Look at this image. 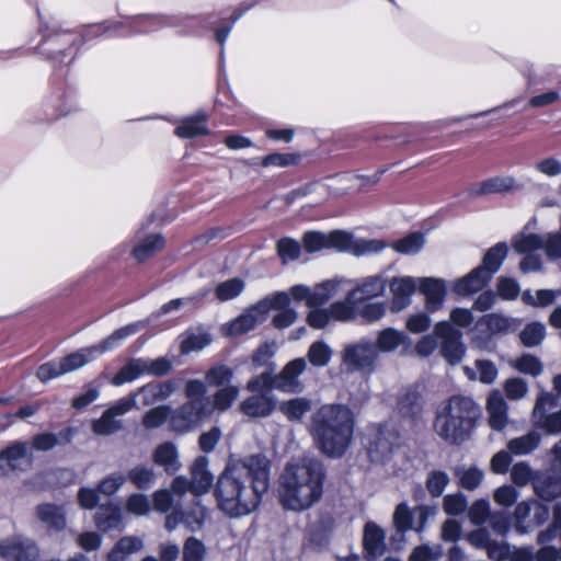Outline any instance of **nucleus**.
<instances>
[{
    "label": "nucleus",
    "mask_w": 561,
    "mask_h": 561,
    "mask_svg": "<svg viewBox=\"0 0 561 561\" xmlns=\"http://www.w3.org/2000/svg\"><path fill=\"white\" fill-rule=\"evenodd\" d=\"M407 340L404 332L396 330L393 328H386L377 333L375 345L380 353L394 352L400 345Z\"/></svg>",
    "instance_id": "35"
},
{
    "label": "nucleus",
    "mask_w": 561,
    "mask_h": 561,
    "mask_svg": "<svg viewBox=\"0 0 561 561\" xmlns=\"http://www.w3.org/2000/svg\"><path fill=\"white\" fill-rule=\"evenodd\" d=\"M346 240L344 231H332L323 233L319 231H308L304 234V247L306 251L312 253L323 249H335L342 252L343 241Z\"/></svg>",
    "instance_id": "18"
},
{
    "label": "nucleus",
    "mask_w": 561,
    "mask_h": 561,
    "mask_svg": "<svg viewBox=\"0 0 561 561\" xmlns=\"http://www.w3.org/2000/svg\"><path fill=\"white\" fill-rule=\"evenodd\" d=\"M122 520L121 507L112 502L99 506L94 516L95 525L102 531L119 528Z\"/></svg>",
    "instance_id": "31"
},
{
    "label": "nucleus",
    "mask_w": 561,
    "mask_h": 561,
    "mask_svg": "<svg viewBox=\"0 0 561 561\" xmlns=\"http://www.w3.org/2000/svg\"><path fill=\"white\" fill-rule=\"evenodd\" d=\"M28 454V444L26 442H14L0 451V468L5 462L11 469L18 468V462L25 459Z\"/></svg>",
    "instance_id": "44"
},
{
    "label": "nucleus",
    "mask_w": 561,
    "mask_h": 561,
    "mask_svg": "<svg viewBox=\"0 0 561 561\" xmlns=\"http://www.w3.org/2000/svg\"><path fill=\"white\" fill-rule=\"evenodd\" d=\"M449 481V476L445 471L433 470L427 474L426 489L433 497H438L443 494Z\"/></svg>",
    "instance_id": "63"
},
{
    "label": "nucleus",
    "mask_w": 561,
    "mask_h": 561,
    "mask_svg": "<svg viewBox=\"0 0 561 561\" xmlns=\"http://www.w3.org/2000/svg\"><path fill=\"white\" fill-rule=\"evenodd\" d=\"M540 439L539 433L530 431L526 435L511 439L507 443V449L515 456L527 455L539 446Z\"/></svg>",
    "instance_id": "41"
},
{
    "label": "nucleus",
    "mask_w": 561,
    "mask_h": 561,
    "mask_svg": "<svg viewBox=\"0 0 561 561\" xmlns=\"http://www.w3.org/2000/svg\"><path fill=\"white\" fill-rule=\"evenodd\" d=\"M333 351L324 341L313 342L307 353L308 360L316 367H325L331 362Z\"/></svg>",
    "instance_id": "49"
},
{
    "label": "nucleus",
    "mask_w": 561,
    "mask_h": 561,
    "mask_svg": "<svg viewBox=\"0 0 561 561\" xmlns=\"http://www.w3.org/2000/svg\"><path fill=\"white\" fill-rule=\"evenodd\" d=\"M72 432L70 428L61 432L59 437L53 433H42L33 437L32 445L35 449L47 451L53 449L58 444H67L71 440Z\"/></svg>",
    "instance_id": "45"
},
{
    "label": "nucleus",
    "mask_w": 561,
    "mask_h": 561,
    "mask_svg": "<svg viewBox=\"0 0 561 561\" xmlns=\"http://www.w3.org/2000/svg\"><path fill=\"white\" fill-rule=\"evenodd\" d=\"M239 393H240V389L236 385L219 388L215 392V394L213 397V401H211L214 411L217 410V411L224 412V411L228 410L234 403V401L238 399Z\"/></svg>",
    "instance_id": "50"
},
{
    "label": "nucleus",
    "mask_w": 561,
    "mask_h": 561,
    "mask_svg": "<svg viewBox=\"0 0 561 561\" xmlns=\"http://www.w3.org/2000/svg\"><path fill=\"white\" fill-rule=\"evenodd\" d=\"M98 357L99 355L92 345L89 347L80 348L79 351L69 354L59 360L61 363L64 373L68 374L83 367Z\"/></svg>",
    "instance_id": "36"
},
{
    "label": "nucleus",
    "mask_w": 561,
    "mask_h": 561,
    "mask_svg": "<svg viewBox=\"0 0 561 561\" xmlns=\"http://www.w3.org/2000/svg\"><path fill=\"white\" fill-rule=\"evenodd\" d=\"M163 247L164 239L161 234H149L137 242L133 250V256L138 262H144L152 256L156 252L162 250Z\"/></svg>",
    "instance_id": "37"
},
{
    "label": "nucleus",
    "mask_w": 561,
    "mask_h": 561,
    "mask_svg": "<svg viewBox=\"0 0 561 561\" xmlns=\"http://www.w3.org/2000/svg\"><path fill=\"white\" fill-rule=\"evenodd\" d=\"M313 437L323 454L341 457L348 448L354 432V415L344 404H324L312 415Z\"/></svg>",
    "instance_id": "3"
},
{
    "label": "nucleus",
    "mask_w": 561,
    "mask_h": 561,
    "mask_svg": "<svg viewBox=\"0 0 561 561\" xmlns=\"http://www.w3.org/2000/svg\"><path fill=\"white\" fill-rule=\"evenodd\" d=\"M271 461L263 454L230 458L216 485L218 507L229 517L253 513L270 489Z\"/></svg>",
    "instance_id": "1"
},
{
    "label": "nucleus",
    "mask_w": 561,
    "mask_h": 561,
    "mask_svg": "<svg viewBox=\"0 0 561 561\" xmlns=\"http://www.w3.org/2000/svg\"><path fill=\"white\" fill-rule=\"evenodd\" d=\"M557 537L561 538V502L557 503L553 507V517L551 525L541 530L537 536V542L542 546H548Z\"/></svg>",
    "instance_id": "56"
},
{
    "label": "nucleus",
    "mask_w": 561,
    "mask_h": 561,
    "mask_svg": "<svg viewBox=\"0 0 561 561\" xmlns=\"http://www.w3.org/2000/svg\"><path fill=\"white\" fill-rule=\"evenodd\" d=\"M244 289V282L240 278H231L220 283L216 287V297L221 301H227L238 297Z\"/></svg>",
    "instance_id": "62"
},
{
    "label": "nucleus",
    "mask_w": 561,
    "mask_h": 561,
    "mask_svg": "<svg viewBox=\"0 0 561 561\" xmlns=\"http://www.w3.org/2000/svg\"><path fill=\"white\" fill-rule=\"evenodd\" d=\"M513 247L516 252L526 254L542 249L543 236L536 233H520L513 239Z\"/></svg>",
    "instance_id": "55"
},
{
    "label": "nucleus",
    "mask_w": 561,
    "mask_h": 561,
    "mask_svg": "<svg viewBox=\"0 0 561 561\" xmlns=\"http://www.w3.org/2000/svg\"><path fill=\"white\" fill-rule=\"evenodd\" d=\"M148 321H136L124 325L117 330H115L111 335L101 341L99 344L93 345L98 355L101 356L104 353L111 352L123 344V342L131 335L138 333L141 329H144Z\"/></svg>",
    "instance_id": "23"
},
{
    "label": "nucleus",
    "mask_w": 561,
    "mask_h": 561,
    "mask_svg": "<svg viewBox=\"0 0 561 561\" xmlns=\"http://www.w3.org/2000/svg\"><path fill=\"white\" fill-rule=\"evenodd\" d=\"M520 341L527 347L539 345L546 336V328L542 323L533 322L527 324L520 332Z\"/></svg>",
    "instance_id": "60"
},
{
    "label": "nucleus",
    "mask_w": 561,
    "mask_h": 561,
    "mask_svg": "<svg viewBox=\"0 0 561 561\" xmlns=\"http://www.w3.org/2000/svg\"><path fill=\"white\" fill-rule=\"evenodd\" d=\"M345 239L342 244V252H350L355 256L376 254L385 250L388 244L381 239L353 238L344 232Z\"/></svg>",
    "instance_id": "25"
},
{
    "label": "nucleus",
    "mask_w": 561,
    "mask_h": 561,
    "mask_svg": "<svg viewBox=\"0 0 561 561\" xmlns=\"http://www.w3.org/2000/svg\"><path fill=\"white\" fill-rule=\"evenodd\" d=\"M144 357L133 358L124 365L112 378V385L119 387L126 382H131L138 377L146 375Z\"/></svg>",
    "instance_id": "40"
},
{
    "label": "nucleus",
    "mask_w": 561,
    "mask_h": 561,
    "mask_svg": "<svg viewBox=\"0 0 561 561\" xmlns=\"http://www.w3.org/2000/svg\"><path fill=\"white\" fill-rule=\"evenodd\" d=\"M233 378V370L226 365L214 366L207 370L205 375L206 386L222 388L231 386L230 381Z\"/></svg>",
    "instance_id": "53"
},
{
    "label": "nucleus",
    "mask_w": 561,
    "mask_h": 561,
    "mask_svg": "<svg viewBox=\"0 0 561 561\" xmlns=\"http://www.w3.org/2000/svg\"><path fill=\"white\" fill-rule=\"evenodd\" d=\"M325 470L314 457L291 459L278 479V502L286 511L304 512L323 495Z\"/></svg>",
    "instance_id": "2"
},
{
    "label": "nucleus",
    "mask_w": 561,
    "mask_h": 561,
    "mask_svg": "<svg viewBox=\"0 0 561 561\" xmlns=\"http://www.w3.org/2000/svg\"><path fill=\"white\" fill-rule=\"evenodd\" d=\"M511 319L497 313L481 317L472 330V340L480 348H485L491 336L510 330Z\"/></svg>",
    "instance_id": "12"
},
{
    "label": "nucleus",
    "mask_w": 561,
    "mask_h": 561,
    "mask_svg": "<svg viewBox=\"0 0 561 561\" xmlns=\"http://www.w3.org/2000/svg\"><path fill=\"white\" fill-rule=\"evenodd\" d=\"M490 280V274L478 266L467 275L456 279L453 291L459 296H469L483 289Z\"/></svg>",
    "instance_id": "21"
},
{
    "label": "nucleus",
    "mask_w": 561,
    "mask_h": 561,
    "mask_svg": "<svg viewBox=\"0 0 561 561\" xmlns=\"http://www.w3.org/2000/svg\"><path fill=\"white\" fill-rule=\"evenodd\" d=\"M508 247L504 242H499L490 248L483 256L482 264L479 266L490 274V278L501 268L506 255Z\"/></svg>",
    "instance_id": "38"
},
{
    "label": "nucleus",
    "mask_w": 561,
    "mask_h": 561,
    "mask_svg": "<svg viewBox=\"0 0 561 561\" xmlns=\"http://www.w3.org/2000/svg\"><path fill=\"white\" fill-rule=\"evenodd\" d=\"M435 335L443 339L442 355L451 365L458 364L466 352L461 342V333L456 331L447 321L438 322L434 329Z\"/></svg>",
    "instance_id": "10"
},
{
    "label": "nucleus",
    "mask_w": 561,
    "mask_h": 561,
    "mask_svg": "<svg viewBox=\"0 0 561 561\" xmlns=\"http://www.w3.org/2000/svg\"><path fill=\"white\" fill-rule=\"evenodd\" d=\"M420 293L425 297V308L428 312L439 310L447 295V284L442 278L420 277Z\"/></svg>",
    "instance_id": "17"
},
{
    "label": "nucleus",
    "mask_w": 561,
    "mask_h": 561,
    "mask_svg": "<svg viewBox=\"0 0 561 561\" xmlns=\"http://www.w3.org/2000/svg\"><path fill=\"white\" fill-rule=\"evenodd\" d=\"M398 409L402 416L416 419L423 410V398L416 390H407L398 401Z\"/></svg>",
    "instance_id": "39"
},
{
    "label": "nucleus",
    "mask_w": 561,
    "mask_h": 561,
    "mask_svg": "<svg viewBox=\"0 0 561 561\" xmlns=\"http://www.w3.org/2000/svg\"><path fill=\"white\" fill-rule=\"evenodd\" d=\"M359 302L357 300H351L348 293L346 294L345 300L335 301L329 307L331 318L339 321H350L355 317V308Z\"/></svg>",
    "instance_id": "54"
},
{
    "label": "nucleus",
    "mask_w": 561,
    "mask_h": 561,
    "mask_svg": "<svg viewBox=\"0 0 561 561\" xmlns=\"http://www.w3.org/2000/svg\"><path fill=\"white\" fill-rule=\"evenodd\" d=\"M357 313L366 322L373 323L381 320L387 313V304L383 301H364L357 306Z\"/></svg>",
    "instance_id": "51"
},
{
    "label": "nucleus",
    "mask_w": 561,
    "mask_h": 561,
    "mask_svg": "<svg viewBox=\"0 0 561 561\" xmlns=\"http://www.w3.org/2000/svg\"><path fill=\"white\" fill-rule=\"evenodd\" d=\"M187 401L172 412L171 427L175 432H186L199 426L214 412L207 386L199 379H191L185 385Z\"/></svg>",
    "instance_id": "5"
},
{
    "label": "nucleus",
    "mask_w": 561,
    "mask_h": 561,
    "mask_svg": "<svg viewBox=\"0 0 561 561\" xmlns=\"http://www.w3.org/2000/svg\"><path fill=\"white\" fill-rule=\"evenodd\" d=\"M364 550L367 558L376 559L385 551V531L375 523H367L363 537Z\"/></svg>",
    "instance_id": "29"
},
{
    "label": "nucleus",
    "mask_w": 561,
    "mask_h": 561,
    "mask_svg": "<svg viewBox=\"0 0 561 561\" xmlns=\"http://www.w3.org/2000/svg\"><path fill=\"white\" fill-rule=\"evenodd\" d=\"M489 425L495 431H502L508 423L507 403L500 391H492L486 401Z\"/></svg>",
    "instance_id": "26"
},
{
    "label": "nucleus",
    "mask_w": 561,
    "mask_h": 561,
    "mask_svg": "<svg viewBox=\"0 0 561 561\" xmlns=\"http://www.w3.org/2000/svg\"><path fill=\"white\" fill-rule=\"evenodd\" d=\"M480 416V407L471 398L453 396L438 404L433 428L447 444L460 445L469 439Z\"/></svg>",
    "instance_id": "4"
},
{
    "label": "nucleus",
    "mask_w": 561,
    "mask_h": 561,
    "mask_svg": "<svg viewBox=\"0 0 561 561\" xmlns=\"http://www.w3.org/2000/svg\"><path fill=\"white\" fill-rule=\"evenodd\" d=\"M206 546L195 537H188L183 546V561H204Z\"/></svg>",
    "instance_id": "64"
},
{
    "label": "nucleus",
    "mask_w": 561,
    "mask_h": 561,
    "mask_svg": "<svg viewBox=\"0 0 561 561\" xmlns=\"http://www.w3.org/2000/svg\"><path fill=\"white\" fill-rule=\"evenodd\" d=\"M207 467L205 456L197 457L191 466V492L196 496L207 493L213 484L214 477Z\"/></svg>",
    "instance_id": "24"
},
{
    "label": "nucleus",
    "mask_w": 561,
    "mask_h": 561,
    "mask_svg": "<svg viewBox=\"0 0 561 561\" xmlns=\"http://www.w3.org/2000/svg\"><path fill=\"white\" fill-rule=\"evenodd\" d=\"M274 408L275 402L266 394L252 396L240 403L241 412L252 417L267 416L273 412Z\"/></svg>",
    "instance_id": "32"
},
{
    "label": "nucleus",
    "mask_w": 561,
    "mask_h": 561,
    "mask_svg": "<svg viewBox=\"0 0 561 561\" xmlns=\"http://www.w3.org/2000/svg\"><path fill=\"white\" fill-rule=\"evenodd\" d=\"M416 514L417 523L413 524V513L407 505V503H400L393 513V524L398 531L405 533L410 529H414L417 533H421L426 524L428 508L425 506H420L414 511Z\"/></svg>",
    "instance_id": "19"
},
{
    "label": "nucleus",
    "mask_w": 561,
    "mask_h": 561,
    "mask_svg": "<svg viewBox=\"0 0 561 561\" xmlns=\"http://www.w3.org/2000/svg\"><path fill=\"white\" fill-rule=\"evenodd\" d=\"M388 279L380 273L357 279L354 287L348 290V298L359 304L383 296Z\"/></svg>",
    "instance_id": "15"
},
{
    "label": "nucleus",
    "mask_w": 561,
    "mask_h": 561,
    "mask_svg": "<svg viewBox=\"0 0 561 561\" xmlns=\"http://www.w3.org/2000/svg\"><path fill=\"white\" fill-rule=\"evenodd\" d=\"M0 556L5 561H37L39 549L32 539L14 536L0 541Z\"/></svg>",
    "instance_id": "11"
},
{
    "label": "nucleus",
    "mask_w": 561,
    "mask_h": 561,
    "mask_svg": "<svg viewBox=\"0 0 561 561\" xmlns=\"http://www.w3.org/2000/svg\"><path fill=\"white\" fill-rule=\"evenodd\" d=\"M307 363L305 358H296L289 362L282 371L273 378V388L286 393H298L302 390L299 376L305 371Z\"/></svg>",
    "instance_id": "16"
},
{
    "label": "nucleus",
    "mask_w": 561,
    "mask_h": 561,
    "mask_svg": "<svg viewBox=\"0 0 561 561\" xmlns=\"http://www.w3.org/2000/svg\"><path fill=\"white\" fill-rule=\"evenodd\" d=\"M368 435V455L373 461H380L388 456L398 438L397 433L389 425L373 426Z\"/></svg>",
    "instance_id": "14"
},
{
    "label": "nucleus",
    "mask_w": 561,
    "mask_h": 561,
    "mask_svg": "<svg viewBox=\"0 0 561 561\" xmlns=\"http://www.w3.org/2000/svg\"><path fill=\"white\" fill-rule=\"evenodd\" d=\"M172 412L169 405H159L147 411L142 416V425L148 430L160 427Z\"/></svg>",
    "instance_id": "58"
},
{
    "label": "nucleus",
    "mask_w": 561,
    "mask_h": 561,
    "mask_svg": "<svg viewBox=\"0 0 561 561\" xmlns=\"http://www.w3.org/2000/svg\"><path fill=\"white\" fill-rule=\"evenodd\" d=\"M36 515L42 523L56 531L66 527V513L62 506L44 503L37 506Z\"/></svg>",
    "instance_id": "33"
},
{
    "label": "nucleus",
    "mask_w": 561,
    "mask_h": 561,
    "mask_svg": "<svg viewBox=\"0 0 561 561\" xmlns=\"http://www.w3.org/2000/svg\"><path fill=\"white\" fill-rule=\"evenodd\" d=\"M378 350L367 337L346 343L341 352V364L348 373L370 374L378 360Z\"/></svg>",
    "instance_id": "7"
},
{
    "label": "nucleus",
    "mask_w": 561,
    "mask_h": 561,
    "mask_svg": "<svg viewBox=\"0 0 561 561\" xmlns=\"http://www.w3.org/2000/svg\"><path fill=\"white\" fill-rule=\"evenodd\" d=\"M182 516L185 527L191 531H197L204 525L206 508L196 500L190 508L182 512Z\"/></svg>",
    "instance_id": "52"
},
{
    "label": "nucleus",
    "mask_w": 561,
    "mask_h": 561,
    "mask_svg": "<svg viewBox=\"0 0 561 561\" xmlns=\"http://www.w3.org/2000/svg\"><path fill=\"white\" fill-rule=\"evenodd\" d=\"M455 474L458 478L459 485L469 491L476 490L484 478L483 470L476 466L459 467Z\"/></svg>",
    "instance_id": "47"
},
{
    "label": "nucleus",
    "mask_w": 561,
    "mask_h": 561,
    "mask_svg": "<svg viewBox=\"0 0 561 561\" xmlns=\"http://www.w3.org/2000/svg\"><path fill=\"white\" fill-rule=\"evenodd\" d=\"M208 115L204 111H198L194 115L183 118L174 130L180 138H195L209 134L207 127Z\"/></svg>",
    "instance_id": "27"
},
{
    "label": "nucleus",
    "mask_w": 561,
    "mask_h": 561,
    "mask_svg": "<svg viewBox=\"0 0 561 561\" xmlns=\"http://www.w3.org/2000/svg\"><path fill=\"white\" fill-rule=\"evenodd\" d=\"M520 185L512 175H496L481 182L477 192L479 194H503L518 190Z\"/></svg>",
    "instance_id": "34"
},
{
    "label": "nucleus",
    "mask_w": 561,
    "mask_h": 561,
    "mask_svg": "<svg viewBox=\"0 0 561 561\" xmlns=\"http://www.w3.org/2000/svg\"><path fill=\"white\" fill-rule=\"evenodd\" d=\"M136 407L135 397H124L104 411L102 416L93 421L92 428L95 434L110 435L122 427L118 416H122Z\"/></svg>",
    "instance_id": "9"
},
{
    "label": "nucleus",
    "mask_w": 561,
    "mask_h": 561,
    "mask_svg": "<svg viewBox=\"0 0 561 561\" xmlns=\"http://www.w3.org/2000/svg\"><path fill=\"white\" fill-rule=\"evenodd\" d=\"M419 284L420 277L413 276H396L389 279L387 285L392 294L391 311L399 312L409 307Z\"/></svg>",
    "instance_id": "13"
},
{
    "label": "nucleus",
    "mask_w": 561,
    "mask_h": 561,
    "mask_svg": "<svg viewBox=\"0 0 561 561\" xmlns=\"http://www.w3.org/2000/svg\"><path fill=\"white\" fill-rule=\"evenodd\" d=\"M187 18L179 14H140L129 18L126 22L100 24L92 27L95 34L107 33L128 26L134 33H149L163 27H181Z\"/></svg>",
    "instance_id": "6"
},
{
    "label": "nucleus",
    "mask_w": 561,
    "mask_h": 561,
    "mask_svg": "<svg viewBox=\"0 0 561 561\" xmlns=\"http://www.w3.org/2000/svg\"><path fill=\"white\" fill-rule=\"evenodd\" d=\"M178 386L179 381L174 379L162 382H149L142 386L137 393L131 394L130 397H135V399L140 397L144 405H151L156 402L170 398L176 391Z\"/></svg>",
    "instance_id": "20"
},
{
    "label": "nucleus",
    "mask_w": 561,
    "mask_h": 561,
    "mask_svg": "<svg viewBox=\"0 0 561 561\" xmlns=\"http://www.w3.org/2000/svg\"><path fill=\"white\" fill-rule=\"evenodd\" d=\"M513 366L518 371L533 377H537L543 371L541 360L531 354L522 355L514 362Z\"/></svg>",
    "instance_id": "61"
},
{
    "label": "nucleus",
    "mask_w": 561,
    "mask_h": 561,
    "mask_svg": "<svg viewBox=\"0 0 561 561\" xmlns=\"http://www.w3.org/2000/svg\"><path fill=\"white\" fill-rule=\"evenodd\" d=\"M311 409V401L307 398H295L284 401L279 404L280 412L289 421L301 420L302 416Z\"/></svg>",
    "instance_id": "46"
},
{
    "label": "nucleus",
    "mask_w": 561,
    "mask_h": 561,
    "mask_svg": "<svg viewBox=\"0 0 561 561\" xmlns=\"http://www.w3.org/2000/svg\"><path fill=\"white\" fill-rule=\"evenodd\" d=\"M534 491L543 501L561 496V474L540 471L534 481Z\"/></svg>",
    "instance_id": "28"
},
{
    "label": "nucleus",
    "mask_w": 561,
    "mask_h": 561,
    "mask_svg": "<svg viewBox=\"0 0 561 561\" xmlns=\"http://www.w3.org/2000/svg\"><path fill=\"white\" fill-rule=\"evenodd\" d=\"M152 459L157 466L162 467L170 474L181 468L178 447L171 442L158 445L152 454Z\"/></svg>",
    "instance_id": "30"
},
{
    "label": "nucleus",
    "mask_w": 561,
    "mask_h": 561,
    "mask_svg": "<svg viewBox=\"0 0 561 561\" xmlns=\"http://www.w3.org/2000/svg\"><path fill=\"white\" fill-rule=\"evenodd\" d=\"M558 405L557 397L551 392H542L537 398L533 416L535 425L548 434L561 433V409L552 413H546V408L553 409Z\"/></svg>",
    "instance_id": "8"
},
{
    "label": "nucleus",
    "mask_w": 561,
    "mask_h": 561,
    "mask_svg": "<svg viewBox=\"0 0 561 561\" xmlns=\"http://www.w3.org/2000/svg\"><path fill=\"white\" fill-rule=\"evenodd\" d=\"M425 244V237L421 232H412L398 239L391 244V248L402 255H415Z\"/></svg>",
    "instance_id": "42"
},
{
    "label": "nucleus",
    "mask_w": 561,
    "mask_h": 561,
    "mask_svg": "<svg viewBox=\"0 0 561 561\" xmlns=\"http://www.w3.org/2000/svg\"><path fill=\"white\" fill-rule=\"evenodd\" d=\"M539 472L540 471H534L527 462L520 461L512 467L511 479L517 486H525L529 482L534 484Z\"/></svg>",
    "instance_id": "59"
},
{
    "label": "nucleus",
    "mask_w": 561,
    "mask_h": 561,
    "mask_svg": "<svg viewBox=\"0 0 561 561\" xmlns=\"http://www.w3.org/2000/svg\"><path fill=\"white\" fill-rule=\"evenodd\" d=\"M559 295V291H554L551 289H540L536 291L535 294L527 289L522 294V300L524 304L533 307H546L548 305H551L557 296Z\"/></svg>",
    "instance_id": "57"
},
{
    "label": "nucleus",
    "mask_w": 561,
    "mask_h": 561,
    "mask_svg": "<svg viewBox=\"0 0 561 561\" xmlns=\"http://www.w3.org/2000/svg\"><path fill=\"white\" fill-rule=\"evenodd\" d=\"M127 479L137 489L148 490L154 484L157 474L152 467L147 465H137L128 471Z\"/></svg>",
    "instance_id": "43"
},
{
    "label": "nucleus",
    "mask_w": 561,
    "mask_h": 561,
    "mask_svg": "<svg viewBox=\"0 0 561 561\" xmlns=\"http://www.w3.org/2000/svg\"><path fill=\"white\" fill-rule=\"evenodd\" d=\"M264 308V304H256L255 306L249 308L244 313L227 324V334L240 335L253 330L257 324L265 320V316L262 312V309Z\"/></svg>",
    "instance_id": "22"
},
{
    "label": "nucleus",
    "mask_w": 561,
    "mask_h": 561,
    "mask_svg": "<svg viewBox=\"0 0 561 561\" xmlns=\"http://www.w3.org/2000/svg\"><path fill=\"white\" fill-rule=\"evenodd\" d=\"M348 283L343 279H331L317 285L314 287L316 307L339 295L342 291V286Z\"/></svg>",
    "instance_id": "48"
}]
</instances>
